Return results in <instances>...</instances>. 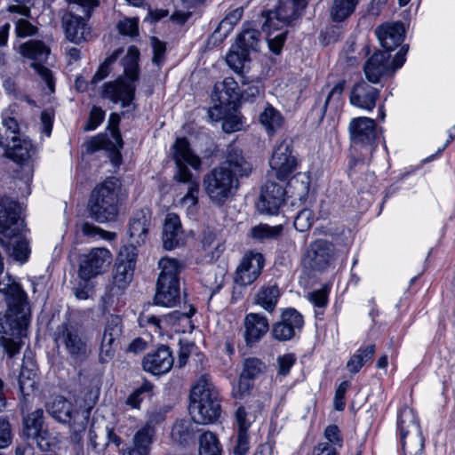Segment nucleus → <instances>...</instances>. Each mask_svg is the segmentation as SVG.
<instances>
[{"instance_id": "36", "label": "nucleus", "mask_w": 455, "mask_h": 455, "mask_svg": "<svg viewBox=\"0 0 455 455\" xmlns=\"http://www.w3.org/2000/svg\"><path fill=\"white\" fill-rule=\"evenodd\" d=\"M243 9L238 7L228 13L219 23L218 28L213 32L212 37L218 42H222L228 35L233 30L234 27L242 19Z\"/></svg>"}, {"instance_id": "43", "label": "nucleus", "mask_w": 455, "mask_h": 455, "mask_svg": "<svg viewBox=\"0 0 455 455\" xmlns=\"http://www.w3.org/2000/svg\"><path fill=\"white\" fill-rule=\"evenodd\" d=\"M68 11L67 12L81 15L85 22L100 4L99 0H68Z\"/></svg>"}, {"instance_id": "21", "label": "nucleus", "mask_w": 455, "mask_h": 455, "mask_svg": "<svg viewBox=\"0 0 455 455\" xmlns=\"http://www.w3.org/2000/svg\"><path fill=\"white\" fill-rule=\"evenodd\" d=\"M303 323V317L297 310L287 308L283 312L281 321L274 324L272 335L280 341L289 340L302 328Z\"/></svg>"}, {"instance_id": "12", "label": "nucleus", "mask_w": 455, "mask_h": 455, "mask_svg": "<svg viewBox=\"0 0 455 455\" xmlns=\"http://www.w3.org/2000/svg\"><path fill=\"white\" fill-rule=\"evenodd\" d=\"M47 412L57 421L70 425L74 433L84 431L86 416L79 415L73 403L63 396H55L46 404Z\"/></svg>"}, {"instance_id": "52", "label": "nucleus", "mask_w": 455, "mask_h": 455, "mask_svg": "<svg viewBox=\"0 0 455 455\" xmlns=\"http://www.w3.org/2000/svg\"><path fill=\"white\" fill-rule=\"evenodd\" d=\"M29 445L34 447L35 445L42 451H47L52 449L54 445V438H52L50 433L46 430L39 431L36 435L31 436L28 439Z\"/></svg>"}, {"instance_id": "14", "label": "nucleus", "mask_w": 455, "mask_h": 455, "mask_svg": "<svg viewBox=\"0 0 455 455\" xmlns=\"http://www.w3.org/2000/svg\"><path fill=\"white\" fill-rule=\"evenodd\" d=\"M111 252L102 247L92 249L80 259L78 275L81 279L88 281L102 274L111 264Z\"/></svg>"}, {"instance_id": "28", "label": "nucleus", "mask_w": 455, "mask_h": 455, "mask_svg": "<svg viewBox=\"0 0 455 455\" xmlns=\"http://www.w3.org/2000/svg\"><path fill=\"white\" fill-rule=\"evenodd\" d=\"M379 92L364 81L355 84L351 91L350 103L366 110H371L379 99Z\"/></svg>"}, {"instance_id": "59", "label": "nucleus", "mask_w": 455, "mask_h": 455, "mask_svg": "<svg viewBox=\"0 0 455 455\" xmlns=\"http://www.w3.org/2000/svg\"><path fill=\"white\" fill-rule=\"evenodd\" d=\"M15 32L18 37H26L36 35L37 28L32 25L28 20L20 19L16 21Z\"/></svg>"}, {"instance_id": "53", "label": "nucleus", "mask_w": 455, "mask_h": 455, "mask_svg": "<svg viewBox=\"0 0 455 455\" xmlns=\"http://www.w3.org/2000/svg\"><path fill=\"white\" fill-rule=\"evenodd\" d=\"M314 223V212L312 210L304 208L299 212L294 219V228L299 232L308 230Z\"/></svg>"}, {"instance_id": "64", "label": "nucleus", "mask_w": 455, "mask_h": 455, "mask_svg": "<svg viewBox=\"0 0 455 455\" xmlns=\"http://www.w3.org/2000/svg\"><path fill=\"white\" fill-rule=\"evenodd\" d=\"M307 299L315 307L323 308L327 305L328 302V291L326 289L314 291L307 294Z\"/></svg>"}, {"instance_id": "20", "label": "nucleus", "mask_w": 455, "mask_h": 455, "mask_svg": "<svg viewBox=\"0 0 455 455\" xmlns=\"http://www.w3.org/2000/svg\"><path fill=\"white\" fill-rule=\"evenodd\" d=\"M285 195L286 190L282 185L271 180L267 181L257 203L258 210L270 215L276 214L285 201Z\"/></svg>"}, {"instance_id": "22", "label": "nucleus", "mask_w": 455, "mask_h": 455, "mask_svg": "<svg viewBox=\"0 0 455 455\" xmlns=\"http://www.w3.org/2000/svg\"><path fill=\"white\" fill-rule=\"evenodd\" d=\"M151 226V212L148 208L137 211L129 223L128 235L131 243L129 245L141 246L148 239Z\"/></svg>"}, {"instance_id": "62", "label": "nucleus", "mask_w": 455, "mask_h": 455, "mask_svg": "<svg viewBox=\"0 0 455 455\" xmlns=\"http://www.w3.org/2000/svg\"><path fill=\"white\" fill-rule=\"evenodd\" d=\"M151 388L152 386L150 384H144L140 388L134 390L127 398V404L130 405L132 408L138 409L142 401L141 395L145 392L150 391Z\"/></svg>"}, {"instance_id": "50", "label": "nucleus", "mask_w": 455, "mask_h": 455, "mask_svg": "<svg viewBox=\"0 0 455 455\" xmlns=\"http://www.w3.org/2000/svg\"><path fill=\"white\" fill-rule=\"evenodd\" d=\"M14 136H20V125L14 117L4 116L0 129V145L2 146V141H11Z\"/></svg>"}, {"instance_id": "8", "label": "nucleus", "mask_w": 455, "mask_h": 455, "mask_svg": "<svg viewBox=\"0 0 455 455\" xmlns=\"http://www.w3.org/2000/svg\"><path fill=\"white\" fill-rule=\"evenodd\" d=\"M403 455H421L424 439L414 411L410 408L401 411L398 419Z\"/></svg>"}, {"instance_id": "2", "label": "nucleus", "mask_w": 455, "mask_h": 455, "mask_svg": "<svg viewBox=\"0 0 455 455\" xmlns=\"http://www.w3.org/2000/svg\"><path fill=\"white\" fill-rule=\"evenodd\" d=\"M190 411L193 419L200 424H210L220 415L218 391L209 374H202L190 392Z\"/></svg>"}, {"instance_id": "40", "label": "nucleus", "mask_w": 455, "mask_h": 455, "mask_svg": "<svg viewBox=\"0 0 455 455\" xmlns=\"http://www.w3.org/2000/svg\"><path fill=\"white\" fill-rule=\"evenodd\" d=\"M359 0H334L331 8V18L340 22L347 19L355 10Z\"/></svg>"}, {"instance_id": "46", "label": "nucleus", "mask_w": 455, "mask_h": 455, "mask_svg": "<svg viewBox=\"0 0 455 455\" xmlns=\"http://www.w3.org/2000/svg\"><path fill=\"white\" fill-rule=\"evenodd\" d=\"M43 411L36 410L24 419V435L27 439L43 430Z\"/></svg>"}, {"instance_id": "24", "label": "nucleus", "mask_w": 455, "mask_h": 455, "mask_svg": "<svg viewBox=\"0 0 455 455\" xmlns=\"http://www.w3.org/2000/svg\"><path fill=\"white\" fill-rule=\"evenodd\" d=\"M163 246L165 250H173L184 243V231L180 217L173 212L167 213L163 225Z\"/></svg>"}, {"instance_id": "1", "label": "nucleus", "mask_w": 455, "mask_h": 455, "mask_svg": "<svg viewBox=\"0 0 455 455\" xmlns=\"http://www.w3.org/2000/svg\"><path fill=\"white\" fill-rule=\"evenodd\" d=\"M252 172L240 149L229 148L226 160L204 175V190L210 201L218 206L235 196L239 188V178L248 177Z\"/></svg>"}, {"instance_id": "29", "label": "nucleus", "mask_w": 455, "mask_h": 455, "mask_svg": "<svg viewBox=\"0 0 455 455\" xmlns=\"http://www.w3.org/2000/svg\"><path fill=\"white\" fill-rule=\"evenodd\" d=\"M2 146L5 148V156L17 163L27 161L36 153L31 141L20 136L12 137L9 142L2 141Z\"/></svg>"}, {"instance_id": "30", "label": "nucleus", "mask_w": 455, "mask_h": 455, "mask_svg": "<svg viewBox=\"0 0 455 455\" xmlns=\"http://www.w3.org/2000/svg\"><path fill=\"white\" fill-rule=\"evenodd\" d=\"M66 37L70 42L79 44L86 38V22L81 15L65 12L61 18Z\"/></svg>"}, {"instance_id": "35", "label": "nucleus", "mask_w": 455, "mask_h": 455, "mask_svg": "<svg viewBox=\"0 0 455 455\" xmlns=\"http://www.w3.org/2000/svg\"><path fill=\"white\" fill-rule=\"evenodd\" d=\"M161 269L157 283L164 285V283L179 284L178 275L183 267V265L176 259L164 257L158 262Z\"/></svg>"}, {"instance_id": "5", "label": "nucleus", "mask_w": 455, "mask_h": 455, "mask_svg": "<svg viewBox=\"0 0 455 455\" xmlns=\"http://www.w3.org/2000/svg\"><path fill=\"white\" fill-rule=\"evenodd\" d=\"M6 302L8 301L6 300ZM7 305L9 307V313L5 315L0 314V346L4 353L12 358L20 353L22 346L20 340L22 326L28 325L26 315H18L26 306V296L20 307L10 306L9 303Z\"/></svg>"}, {"instance_id": "23", "label": "nucleus", "mask_w": 455, "mask_h": 455, "mask_svg": "<svg viewBox=\"0 0 455 455\" xmlns=\"http://www.w3.org/2000/svg\"><path fill=\"white\" fill-rule=\"evenodd\" d=\"M172 365L173 357L166 346H161L155 351L148 353L142 360L143 370L154 375L168 372Z\"/></svg>"}, {"instance_id": "13", "label": "nucleus", "mask_w": 455, "mask_h": 455, "mask_svg": "<svg viewBox=\"0 0 455 455\" xmlns=\"http://www.w3.org/2000/svg\"><path fill=\"white\" fill-rule=\"evenodd\" d=\"M269 166L279 180H285L297 169L298 161L292 153L290 139H284L275 146Z\"/></svg>"}, {"instance_id": "49", "label": "nucleus", "mask_w": 455, "mask_h": 455, "mask_svg": "<svg viewBox=\"0 0 455 455\" xmlns=\"http://www.w3.org/2000/svg\"><path fill=\"white\" fill-rule=\"evenodd\" d=\"M192 424L189 420H179L177 421L171 432L172 439L180 443L183 444L192 436Z\"/></svg>"}, {"instance_id": "45", "label": "nucleus", "mask_w": 455, "mask_h": 455, "mask_svg": "<svg viewBox=\"0 0 455 455\" xmlns=\"http://www.w3.org/2000/svg\"><path fill=\"white\" fill-rule=\"evenodd\" d=\"M199 455H221L218 437L212 432H205L199 438Z\"/></svg>"}, {"instance_id": "39", "label": "nucleus", "mask_w": 455, "mask_h": 455, "mask_svg": "<svg viewBox=\"0 0 455 455\" xmlns=\"http://www.w3.org/2000/svg\"><path fill=\"white\" fill-rule=\"evenodd\" d=\"M235 47L243 52H257L259 45V32L252 28H244L235 39Z\"/></svg>"}, {"instance_id": "27", "label": "nucleus", "mask_w": 455, "mask_h": 455, "mask_svg": "<svg viewBox=\"0 0 455 455\" xmlns=\"http://www.w3.org/2000/svg\"><path fill=\"white\" fill-rule=\"evenodd\" d=\"M244 339L248 345L258 342L269 330L268 319L259 313H250L243 320Z\"/></svg>"}, {"instance_id": "6", "label": "nucleus", "mask_w": 455, "mask_h": 455, "mask_svg": "<svg viewBox=\"0 0 455 455\" xmlns=\"http://www.w3.org/2000/svg\"><path fill=\"white\" fill-rule=\"evenodd\" d=\"M408 49V46H403L392 62L389 61L390 54L387 52L378 51L373 53L363 65L366 79L377 84L383 77L393 76L395 70L403 65Z\"/></svg>"}, {"instance_id": "61", "label": "nucleus", "mask_w": 455, "mask_h": 455, "mask_svg": "<svg viewBox=\"0 0 455 455\" xmlns=\"http://www.w3.org/2000/svg\"><path fill=\"white\" fill-rule=\"evenodd\" d=\"M287 32L288 31L285 30L273 37L270 36V33L267 35V41L271 52H273L275 54H279L281 52L284 41L286 39Z\"/></svg>"}, {"instance_id": "26", "label": "nucleus", "mask_w": 455, "mask_h": 455, "mask_svg": "<svg viewBox=\"0 0 455 455\" xmlns=\"http://www.w3.org/2000/svg\"><path fill=\"white\" fill-rule=\"evenodd\" d=\"M134 86L122 79L104 84L101 96L114 103L121 102L123 107L129 106L134 97Z\"/></svg>"}, {"instance_id": "11", "label": "nucleus", "mask_w": 455, "mask_h": 455, "mask_svg": "<svg viewBox=\"0 0 455 455\" xmlns=\"http://www.w3.org/2000/svg\"><path fill=\"white\" fill-rule=\"evenodd\" d=\"M22 56L33 60L30 67L36 70L41 79L46 84L51 92L55 90L54 77L52 72L42 65L49 54L50 49L44 42L38 40H28L20 47Z\"/></svg>"}, {"instance_id": "4", "label": "nucleus", "mask_w": 455, "mask_h": 455, "mask_svg": "<svg viewBox=\"0 0 455 455\" xmlns=\"http://www.w3.org/2000/svg\"><path fill=\"white\" fill-rule=\"evenodd\" d=\"M119 206V183L115 178L107 179L92 191L88 211L95 221L108 223L116 220Z\"/></svg>"}, {"instance_id": "15", "label": "nucleus", "mask_w": 455, "mask_h": 455, "mask_svg": "<svg viewBox=\"0 0 455 455\" xmlns=\"http://www.w3.org/2000/svg\"><path fill=\"white\" fill-rule=\"evenodd\" d=\"M137 256L134 246L125 245L121 248L113 273V284L118 289H125L132 281Z\"/></svg>"}, {"instance_id": "33", "label": "nucleus", "mask_w": 455, "mask_h": 455, "mask_svg": "<svg viewBox=\"0 0 455 455\" xmlns=\"http://www.w3.org/2000/svg\"><path fill=\"white\" fill-rule=\"evenodd\" d=\"M119 122L120 116L116 113L111 114L108 119V128L110 131L113 140H108L105 135L94 137L87 143L88 149L95 151L100 148H106L108 144H111L114 148H121L123 146V142L121 134L117 130Z\"/></svg>"}, {"instance_id": "17", "label": "nucleus", "mask_w": 455, "mask_h": 455, "mask_svg": "<svg viewBox=\"0 0 455 455\" xmlns=\"http://www.w3.org/2000/svg\"><path fill=\"white\" fill-rule=\"evenodd\" d=\"M350 140L354 147H361L366 150L373 148L377 139L376 124L369 117L353 118L348 125Z\"/></svg>"}, {"instance_id": "63", "label": "nucleus", "mask_w": 455, "mask_h": 455, "mask_svg": "<svg viewBox=\"0 0 455 455\" xmlns=\"http://www.w3.org/2000/svg\"><path fill=\"white\" fill-rule=\"evenodd\" d=\"M11 443V424L7 419L0 418V449L7 447Z\"/></svg>"}, {"instance_id": "16", "label": "nucleus", "mask_w": 455, "mask_h": 455, "mask_svg": "<svg viewBox=\"0 0 455 455\" xmlns=\"http://www.w3.org/2000/svg\"><path fill=\"white\" fill-rule=\"evenodd\" d=\"M123 333L122 318L117 315H109L105 323L100 343V361H110L116 351Z\"/></svg>"}, {"instance_id": "19", "label": "nucleus", "mask_w": 455, "mask_h": 455, "mask_svg": "<svg viewBox=\"0 0 455 455\" xmlns=\"http://www.w3.org/2000/svg\"><path fill=\"white\" fill-rule=\"evenodd\" d=\"M264 267V258L259 252L245 254L237 267L235 282L241 286L250 285L260 275Z\"/></svg>"}, {"instance_id": "41", "label": "nucleus", "mask_w": 455, "mask_h": 455, "mask_svg": "<svg viewBox=\"0 0 455 455\" xmlns=\"http://www.w3.org/2000/svg\"><path fill=\"white\" fill-rule=\"evenodd\" d=\"M290 189H291V196L299 199L301 202L306 201L310 188V177L306 173H298L288 183Z\"/></svg>"}, {"instance_id": "18", "label": "nucleus", "mask_w": 455, "mask_h": 455, "mask_svg": "<svg viewBox=\"0 0 455 455\" xmlns=\"http://www.w3.org/2000/svg\"><path fill=\"white\" fill-rule=\"evenodd\" d=\"M21 226L17 202L9 197L0 199V234L8 238L15 237Z\"/></svg>"}, {"instance_id": "9", "label": "nucleus", "mask_w": 455, "mask_h": 455, "mask_svg": "<svg viewBox=\"0 0 455 455\" xmlns=\"http://www.w3.org/2000/svg\"><path fill=\"white\" fill-rule=\"evenodd\" d=\"M54 340L58 346H63L75 363L86 360L91 353L86 339L77 328L67 323L58 326L54 332Z\"/></svg>"}, {"instance_id": "7", "label": "nucleus", "mask_w": 455, "mask_h": 455, "mask_svg": "<svg viewBox=\"0 0 455 455\" xmlns=\"http://www.w3.org/2000/svg\"><path fill=\"white\" fill-rule=\"evenodd\" d=\"M307 4V0L280 1L275 10L262 12V17L265 18L262 29L267 32L290 26L301 15Z\"/></svg>"}, {"instance_id": "3", "label": "nucleus", "mask_w": 455, "mask_h": 455, "mask_svg": "<svg viewBox=\"0 0 455 455\" xmlns=\"http://www.w3.org/2000/svg\"><path fill=\"white\" fill-rule=\"evenodd\" d=\"M172 158L177 167L175 180L188 185V193L181 198V204L188 207L197 204L199 192V181L194 177L187 165L195 170L200 168L201 159L191 150L188 141L185 138L177 139L172 148Z\"/></svg>"}, {"instance_id": "58", "label": "nucleus", "mask_w": 455, "mask_h": 455, "mask_svg": "<svg viewBox=\"0 0 455 455\" xmlns=\"http://www.w3.org/2000/svg\"><path fill=\"white\" fill-rule=\"evenodd\" d=\"M252 387L251 379L240 376L237 386L233 388L232 395L235 399H243L246 397Z\"/></svg>"}, {"instance_id": "47", "label": "nucleus", "mask_w": 455, "mask_h": 455, "mask_svg": "<svg viewBox=\"0 0 455 455\" xmlns=\"http://www.w3.org/2000/svg\"><path fill=\"white\" fill-rule=\"evenodd\" d=\"M248 55L242 49H237L235 44H233L226 56V62L235 72L241 74L245 61L248 60Z\"/></svg>"}, {"instance_id": "31", "label": "nucleus", "mask_w": 455, "mask_h": 455, "mask_svg": "<svg viewBox=\"0 0 455 455\" xmlns=\"http://www.w3.org/2000/svg\"><path fill=\"white\" fill-rule=\"evenodd\" d=\"M240 93L237 82L233 77H226L222 82L214 85L212 99L214 102L230 105L240 99Z\"/></svg>"}, {"instance_id": "48", "label": "nucleus", "mask_w": 455, "mask_h": 455, "mask_svg": "<svg viewBox=\"0 0 455 455\" xmlns=\"http://www.w3.org/2000/svg\"><path fill=\"white\" fill-rule=\"evenodd\" d=\"M139 55V50L135 46H131L126 57L123 60L124 74L132 82L138 79L137 60Z\"/></svg>"}, {"instance_id": "44", "label": "nucleus", "mask_w": 455, "mask_h": 455, "mask_svg": "<svg viewBox=\"0 0 455 455\" xmlns=\"http://www.w3.org/2000/svg\"><path fill=\"white\" fill-rule=\"evenodd\" d=\"M0 243L8 247V252L15 260L25 262L28 259L30 249L28 242L25 238L18 237L13 241L11 247L2 238H0Z\"/></svg>"}, {"instance_id": "25", "label": "nucleus", "mask_w": 455, "mask_h": 455, "mask_svg": "<svg viewBox=\"0 0 455 455\" xmlns=\"http://www.w3.org/2000/svg\"><path fill=\"white\" fill-rule=\"evenodd\" d=\"M375 34L385 52L389 53L402 44L405 29L402 22H387L379 26Z\"/></svg>"}, {"instance_id": "34", "label": "nucleus", "mask_w": 455, "mask_h": 455, "mask_svg": "<svg viewBox=\"0 0 455 455\" xmlns=\"http://www.w3.org/2000/svg\"><path fill=\"white\" fill-rule=\"evenodd\" d=\"M155 429L150 421L140 429L133 437V447L129 449L128 455H148Z\"/></svg>"}, {"instance_id": "32", "label": "nucleus", "mask_w": 455, "mask_h": 455, "mask_svg": "<svg viewBox=\"0 0 455 455\" xmlns=\"http://www.w3.org/2000/svg\"><path fill=\"white\" fill-rule=\"evenodd\" d=\"M281 291L276 283H268L259 288L253 296V304L267 313H273L276 307Z\"/></svg>"}, {"instance_id": "54", "label": "nucleus", "mask_w": 455, "mask_h": 455, "mask_svg": "<svg viewBox=\"0 0 455 455\" xmlns=\"http://www.w3.org/2000/svg\"><path fill=\"white\" fill-rule=\"evenodd\" d=\"M264 368L265 366L260 360L257 358H247L244 361L243 371L241 376L252 379L259 375Z\"/></svg>"}, {"instance_id": "37", "label": "nucleus", "mask_w": 455, "mask_h": 455, "mask_svg": "<svg viewBox=\"0 0 455 455\" xmlns=\"http://www.w3.org/2000/svg\"><path fill=\"white\" fill-rule=\"evenodd\" d=\"M180 297L179 284L157 283L155 303L164 307H173Z\"/></svg>"}, {"instance_id": "60", "label": "nucleus", "mask_w": 455, "mask_h": 455, "mask_svg": "<svg viewBox=\"0 0 455 455\" xmlns=\"http://www.w3.org/2000/svg\"><path fill=\"white\" fill-rule=\"evenodd\" d=\"M250 449L249 436L245 432H238L234 446V455H246Z\"/></svg>"}, {"instance_id": "42", "label": "nucleus", "mask_w": 455, "mask_h": 455, "mask_svg": "<svg viewBox=\"0 0 455 455\" xmlns=\"http://www.w3.org/2000/svg\"><path fill=\"white\" fill-rule=\"evenodd\" d=\"M375 353V345H368L364 348H359L347 363V368L351 373H356L366 362L371 359Z\"/></svg>"}, {"instance_id": "38", "label": "nucleus", "mask_w": 455, "mask_h": 455, "mask_svg": "<svg viewBox=\"0 0 455 455\" xmlns=\"http://www.w3.org/2000/svg\"><path fill=\"white\" fill-rule=\"evenodd\" d=\"M259 122L272 135L283 126L284 118L277 109L267 104L259 115Z\"/></svg>"}, {"instance_id": "56", "label": "nucleus", "mask_w": 455, "mask_h": 455, "mask_svg": "<svg viewBox=\"0 0 455 455\" xmlns=\"http://www.w3.org/2000/svg\"><path fill=\"white\" fill-rule=\"evenodd\" d=\"M80 230L83 233V235L88 237H95L99 235L100 237L105 240H112L116 236L114 233L105 231L88 222L83 223L80 227Z\"/></svg>"}, {"instance_id": "57", "label": "nucleus", "mask_w": 455, "mask_h": 455, "mask_svg": "<svg viewBox=\"0 0 455 455\" xmlns=\"http://www.w3.org/2000/svg\"><path fill=\"white\" fill-rule=\"evenodd\" d=\"M117 29L123 36L133 37L138 35V19L124 18L118 21Z\"/></svg>"}, {"instance_id": "55", "label": "nucleus", "mask_w": 455, "mask_h": 455, "mask_svg": "<svg viewBox=\"0 0 455 455\" xmlns=\"http://www.w3.org/2000/svg\"><path fill=\"white\" fill-rule=\"evenodd\" d=\"M344 91V82H339L329 92L325 102H324V111H326L327 108H331L333 109H338L339 107L341 95Z\"/></svg>"}, {"instance_id": "51", "label": "nucleus", "mask_w": 455, "mask_h": 455, "mask_svg": "<svg viewBox=\"0 0 455 455\" xmlns=\"http://www.w3.org/2000/svg\"><path fill=\"white\" fill-rule=\"evenodd\" d=\"M283 230L281 226L269 227L267 225H259L251 229V235L253 238L259 241L275 239L278 237Z\"/></svg>"}, {"instance_id": "10", "label": "nucleus", "mask_w": 455, "mask_h": 455, "mask_svg": "<svg viewBox=\"0 0 455 455\" xmlns=\"http://www.w3.org/2000/svg\"><path fill=\"white\" fill-rule=\"evenodd\" d=\"M335 247L325 239L311 243L302 258V267L307 272H323L335 260Z\"/></svg>"}]
</instances>
